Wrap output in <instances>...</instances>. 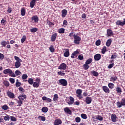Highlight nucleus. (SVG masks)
I'll return each mask as SVG.
<instances>
[{
  "instance_id": "1",
  "label": "nucleus",
  "mask_w": 125,
  "mask_h": 125,
  "mask_svg": "<svg viewBox=\"0 0 125 125\" xmlns=\"http://www.w3.org/2000/svg\"><path fill=\"white\" fill-rule=\"evenodd\" d=\"M59 84L62 86H67L68 85V81L66 79H62L59 80Z\"/></svg>"
},
{
  "instance_id": "2",
  "label": "nucleus",
  "mask_w": 125,
  "mask_h": 125,
  "mask_svg": "<svg viewBox=\"0 0 125 125\" xmlns=\"http://www.w3.org/2000/svg\"><path fill=\"white\" fill-rule=\"evenodd\" d=\"M82 93H83V90L82 89H78L76 90L77 97L79 98V99H83V98Z\"/></svg>"
},
{
  "instance_id": "3",
  "label": "nucleus",
  "mask_w": 125,
  "mask_h": 125,
  "mask_svg": "<svg viewBox=\"0 0 125 125\" xmlns=\"http://www.w3.org/2000/svg\"><path fill=\"white\" fill-rule=\"evenodd\" d=\"M74 39V42L75 43V44H79L81 41H82V38L78 35L75 36Z\"/></svg>"
},
{
  "instance_id": "4",
  "label": "nucleus",
  "mask_w": 125,
  "mask_h": 125,
  "mask_svg": "<svg viewBox=\"0 0 125 125\" xmlns=\"http://www.w3.org/2000/svg\"><path fill=\"white\" fill-rule=\"evenodd\" d=\"M40 83H41V79L40 78H36V82H33V87H39L40 86Z\"/></svg>"
},
{
  "instance_id": "5",
  "label": "nucleus",
  "mask_w": 125,
  "mask_h": 125,
  "mask_svg": "<svg viewBox=\"0 0 125 125\" xmlns=\"http://www.w3.org/2000/svg\"><path fill=\"white\" fill-rule=\"evenodd\" d=\"M67 68V64L65 63H61L58 67L59 70H66Z\"/></svg>"
},
{
  "instance_id": "6",
  "label": "nucleus",
  "mask_w": 125,
  "mask_h": 125,
  "mask_svg": "<svg viewBox=\"0 0 125 125\" xmlns=\"http://www.w3.org/2000/svg\"><path fill=\"white\" fill-rule=\"evenodd\" d=\"M6 93L7 96H8L9 98H11L12 99L15 98V95H14V93L11 92L10 91H7Z\"/></svg>"
},
{
  "instance_id": "7",
  "label": "nucleus",
  "mask_w": 125,
  "mask_h": 125,
  "mask_svg": "<svg viewBox=\"0 0 125 125\" xmlns=\"http://www.w3.org/2000/svg\"><path fill=\"white\" fill-rule=\"evenodd\" d=\"M116 25L117 26H125V19H124V21H117L116 22Z\"/></svg>"
},
{
  "instance_id": "8",
  "label": "nucleus",
  "mask_w": 125,
  "mask_h": 125,
  "mask_svg": "<svg viewBox=\"0 0 125 125\" xmlns=\"http://www.w3.org/2000/svg\"><path fill=\"white\" fill-rule=\"evenodd\" d=\"M31 21L33 22L34 21V23H38L39 22V17L37 15L31 17Z\"/></svg>"
},
{
  "instance_id": "9",
  "label": "nucleus",
  "mask_w": 125,
  "mask_h": 125,
  "mask_svg": "<svg viewBox=\"0 0 125 125\" xmlns=\"http://www.w3.org/2000/svg\"><path fill=\"white\" fill-rule=\"evenodd\" d=\"M94 58L95 61H99L101 59V55L100 54H96L94 55Z\"/></svg>"
},
{
  "instance_id": "10",
  "label": "nucleus",
  "mask_w": 125,
  "mask_h": 125,
  "mask_svg": "<svg viewBox=\"0 0 125 125\" xmlns=\"http://www.w3.org/2000/svg\"><path fill=\"white\" fill-rule=\"evenodd\" d=\"M102 89L105 93H110V89L107 86H103Z\"/></svg>"
},
{
  "instance_id": "11",
  "label": "nucleus",
  "mask_w": 125,
  "mask_h": 125,
  "mask_svg": "<svg viewBox=\"0 0 125 125\" xmlns=\"http://www.w3.org/2000/svg\"><path fill=\"white\" fill-rule=\"evenodd\" d=\"M67 10L66 9H63L62 11V18H65L66 16H67Z\"/></svg>"
},
{
  "instance_id": "12",
  "label": "nucleus",
  "mask_w": 125,
  "mask_h": 125,
  "mask_svg": "<svg viewBox=\"0 0 125 125\" xmlns=\"http://www.w3.org/2000/svg\"><path fill=\"white\" fill-rule=\"evenodd\" d=\"M117 115L116 114H111V119L113 123H116L117 122Z\"/></svg>"
},
{
  "instance_id": "13",
  "label": "nucleus",
  "mask_w": 125,
  "mask_h": 125,
  "mask_svg": "<svg viewBox=\"0 0 125 125\" xmlns=\"http://www.w3.org/2000/svg\"><path fill=\"white\" fill-rule=\"evenodd\" d=\"M56 38H57V33H55L52 35L51 37V42H55L56 40Z\"/></svg>"
},
{
  "instance_id": "14",
  "label": "nucleus",
  "mask_w": 125,
  "mask_h": 125,
  "mask_svg": "<svg viewBox=\"0 0 125 125\" xmlns=\"http://www.w3.org/2000/svg\"><path fill=\"white\" fill-rule=\"evenodd\" d=\"M86 103L87 104H90L91 102H92V99H91V97H87L85 98V101Z\"/></svg>"
},
{
  "instance_id": "15",
  "label": "nucleus",
  "mask_w": 125,
  "mask_h": 125,
  "mask_svg": "<svg viewBox=\"0 0 125 125\" xmlns=\"http://www.w3.org/2000/svg\"><path fill=\"white\" fill-rule=\"evenodd\" d=\"M62 124V121L60 119H56L54 122V125H60Z\"/></svg>"
},
{
  "instance_id": "16",
  "label": "nucleus",
  "mask_w": 125,
  "mask_h": 125,
  "mask_svg": "<svg viewBox=\"0 0 125 125\" xmlns=\"http://www.w3.org/2000/svg\"><path fill=\"white\" fill-rule=\"evenodd\" d=\"M64 50H65V52L63 54L64 57H69L70 55V52H69V49H64Z\"/></svg>"
},
{
  "instance_id": "17",
  "label": "nucleus",
  "mask_w": 125,
  "mask_h": 125,
  "mask_svg": "<svg viewBox=\"0 0 125 125\" xmlns=\"http://www.w3.org/2000/svg\"><path fill=\"white\" fill-rule=\"evenodd\" d=\"M42 100L43 101H46V102H49V103H50L52 101L51 99L47 98L45 96H43V97H42Z\"/></svg>"
},
{
  "instance_id": "18",
  "label": "nucleus",
  "mask_w": 125,
  "mask_h": 125,
  "mask_svg": "<svg viewBox=\"0 0 125 125\" xmlns=\"http://www.w3.org/2000/svg\"><path fill=\"white\" fill-rule=\"evenodd\" d=\"M64 111L65 113H66V114H69V115H71V114H72V111L70 110L69 107H65L64 108Z\"/></svg>"
},
{
  "instance_id": "19",
  "label": "nucleus",
  "mask_w": 125,
  "mask_h": 125,
  "mask_svg": "<svg viewBox=\"0 0 125 125\" xmlns=\"http://www.w3.org/2000/svg\"><path fill=\"white\" fill-rule=\"evenodd\" d=\"M18 99H20V100H24V99H26L27 98V95H21L19 96L18 97Z\"/></svg>"
},
{
  "instance_id": "20",
  "label": "nucleus",
  "mask_w": 125,
  "mask_h": 125,
  "mask_svg": "<svg viewBox=\"0 0 125 125\" xmlns=\"http://www.w3.org/2000/svg\"><path fill=\"white\" fill-rule=\"evenodd\" d=\"M112 39H111L107 40L105 43L106 46H107V47H109V46L111 45V44L112 43Z\"/></svg>"
},
{
  "instance_id": "21",
  "label": "nucleus",
  "mask_w": 125,
  "mask_h": 125,
  "mask_svg": "<svg viewBox=\"0 0 125 125\" xmlns=\"http://www.w3.org/2000/svg\"><path fill=\"white\" fill-rule=\"evenodd\" d=\"M21 62H16L15 66L16 68H18L21 66Z\"/></svg>"
},
{
  "instance_id": "22",
  "label": "nucleus",
  "mask_w": 125,
  "mask_h": 125,
  "mask_svg": "<svg viewBox=\"0 0 125 125\" xmlns=\"http://www.w3.org/2000/svg\"><path fill=\"white\" fill-rule=\"evenodd\" d=\"M107 34L108 37H111V36H113V31H112V30L108 29L107 30Z\"/></svg>"
},
{
  "instance_id": "23",
  "label": "nucleus",
  "mask_w": 125,
  "mask_h": 125,
  "mask_svg": "<svg viewBox=\"0 0 125 125\" xmlns=\"http://www.w3.org/2000/svg\"><path fill=\"white\" fill-rule=\"evenodd\" d=\"M21 16H25L26 15V10H25V8H22L21 10Z\"/></svg>"
},
{
  "instance_id": "24",
  "label": "nucleus",
  "mask_w": 125,
  "mask_h": 125,
  "mask_svg": "<svg viewBox=\"0 0 125 125\" xmlns=\"http://www.w3.org/2000/svg\"><path fill=\"white\" fill-rule=\"evenodd\" d=\"M46 22L47 23H48L49 28H51L52 26H54V24L53 23V22L50 21H49L48 19L47 20Z\"/></svg>"
},
{
  "instance_id": "25",
  "label": "nucleus",
  "mask_w": 125,
  "mask_h": 125,
  "mask_svg": "<svg viewBox=\"0 0 125 125\" xmlns=\"http://www.w3.org/2000/svg\"><path fill=\"white\" fill-rule=\"evenodd\" d=\"M91 74L92 75H93V76H94V77H98L99 74L98 73V72L94 71V70H93L92 71H91Z\"/></svg>"
},
{
  "instance_id": "26",
  "label": "nucleus",
  "mask_w": 125,
  "mask_h": 125,
  "mask_svg": "<svg viewBox=\"0 0 125 125\" xmlns=\"http://www.w3.org/2000/svg\"><path fill=\"white\" fill-rule=\"evenodd\" d=\"M108 86L110 89H113L115 87V84L112 83H108Z\"/></svg>"
},
{
  "instance_id": "27",
  "label": "nucleus",
  "mask_w": 125,
  "mask_h": 125,
  "mask_svg": "<svg viewBox=\"0 0 125 125\" xmlns=\"http://www.w3.org/2000/svg\"><path fill=\"white\" fill-rule=\"evenodd\" d=\"M42 111L43 113H47V112L48 111V108L47 107H46V106L43 107L42 108Z\"/></svg>"
},
{
  "instance_id": "28",
  "label": "nucleus",
  "mask_w": 125,
  "mask_h": 125,
  "mask_svg": "<svg viewBox=\"0 0 125 125\" xmlns=\"http://www.w3.org/2000/svg\"><path fill=\"white\" fill-rule=\"evenodd\" d=\"M10 72H11V69H7L3 70V74H10Z\"/></svg>"
},
{
  "instance_id": "29",
  "label": "nucleus",
  "mask_w": 125,
  "mask_h": 125,
  "mask_svg": "<svg viewBox=\"0 0 125 125\" xmlns=\"http://www.w3.org/2000/svg\"><path fill=\"white\" fill-rule=\"evenodd\" d=\"M116 91H117V93H122V92H123L122 88L118 86L116 88Z\"/></svg>"
},
{
  "instance_id": "30",
  "label": "nucleus",
  "mask_w": 125,
  "mask_h": 125,
  "mask_svg": "<svg viewBox=\"0 0 125 125\" xmlns=\"http://www.w3.org/2000/svg\"><path fill=\"white\" fill-rule=\"evenodd\" d=\"M106 52H107V47L105 46H104L102 49V53L103 54H105Z\"/></svg>"
},
{
  "instance_id": "31",
  "label": "nucleus",
  "mask_w": 125,
  "mask_h": 125,
  "mask_svg": "<svg viewBox=\"0 0 125 125\" xmlns=\"http://www.w3.org/2000/svg\"><path fill=\"white\" fill-rule=\"evenodd\" d=\"M1 108L2 109V110L6 111V110H8V109H9V107H8L7 104H4L3 106H1Z\"/></svg>"
},
{
  "instance_id": "32",
  "label": "nucleus",
  "mask_w": 125,
  "mask_h": 125,
  "mask_svg": "<svg viewBox=\"0 0 125 125\" xmlns=\"http://www.w3.org/2000/svg\"><path fill=\"white\" fill-rule=\"evenodd\" d=\"M58 33L59 34H64L65 33V29L62 28L58 30Z\"/></svg>"
},
{
  "instance_id": "33",
  "label": "nucleus",
  "mask_w": 125,
  "mask_h": 125,
  "mask_svg": "<svg viewBox=\"0 0 125 125\" xmlns=\"http://www.w3.org/2000/svg\"><path fill=\"white\" fill-rule=\"evenodd\" d=\"M3 84L5 86H6L7 87L9 86L10 84L9 82L6 80L4 81V82H3Z\"/></svg>"
},
{
  "instance_id": "34",
  "label": "nucleus",
  "mask_w": 125,
  "mask_h": 125,
  "mask_svg": "<svg viewBox=\"0 0 125 125\" xmlns=\"http://www.w3.org/2000/svg\"><path fill=\"white\" fill-rule=\"evenodd\" d=\"M78 53H79V51H74L72 54V55L71 56V58H72V59L75 58V57H74V56H76V55H77V54H78Z\"/></svg>"
},
{
  "instance_id": "35",
  "label": "nucleus",
  "mask_w": 125,
  "mask_h": 125,
  "mask_svg": "<svg viewBox=\"0 0 125 125\" xmlns=\"http://www.w3.org/2000/svg\"><path fill=\"white\" fill-rule=\"evenodd\" d=\"M118 80V77L115 76V77H111L110 79V82H116Z\"/></svg>"
},
{
  "instance_id": "36",
  "label": "nucleus",
  "mask_w": 125,
  "mask_h": 125,
  "mask_svg": "<svg viewBox=\"0 0 125 125\" xmlns=\"http://www.w3.org/2000/svg\"><path fill=\"white\" fill-rule=\"evenodd\" d=\"M27 82L29 84L32 85L34 83V79L32 78H29Z\"/></svg>"
},
{
  "instance_id": "37",
  "label": "nucleus",
  "mask_w": 125,
  "mask_h": 125,
  "mask_svg": "<svg viewBox=\"0 0 125 125\" xmlns=\"http://www.w3.org/2000/svg\"><path fill=\"white\" fill-rule=\"evenodd\" d=\"M64 71H59L57 72V74L59 76H65V75H66V74L64 72Z\"/></svg>"
},
{
  "instance_id": "38",
  "label": "nucleus",
  "mask_w": 125,
  "mask_h": 125,
  "mask_svg": "<svg viewBox=\"0 0 125 125\" xmlns=\"http://www.w3.org/2000/svg\"><path fill=\"white\" fill-rule=\"evenodd\" d=\"M35 5H36V2L32 0L30 1V6L31 8H33V7H34V6H35Z\"/></svg>"
},
{
  "instance_id": "39",
  "label": "nucleus",
  "mask_w": 125,
  "mask_h": 125,
  "mask_svg": "<svg viewBox=\"0 0 125 125\" xmlns=\"http://www.w3.org/2000/svg\"><path fill=\"white\" fill-rule=\"evenodd\" d=\"M49 49L51 52H54V51H55V49H54V46L52 45L50 46Z\"/></svg>"
},
{
  "instance_id": "40",
  "label": "nucleus",
  "mask_w": 125,
  "mask_h": 125,
  "mask_svg": "<svg viewBox=\"0 0 125 125\" xmlns=\"http://www.w3.org/2000/svg\"><path fill=\"white\" fill-rule=\"evenodd\" d=\"M0 44L2 45V46H3V47H5L6 46V41H3L1 42Z\"/></svg>"
},
{
  "instance_id": "41",
  "label": "nucleus",
  "mask_w": 125,
  "mask_h": 125,
  "mask_svg": "<svg viewBox=\"0 0 125 125\" xmlns=\"http://www.w3.org/2000/svg\"><path fill=\"white\" fill-rule=\"evenodd\" d=\"M15 74L16 76H20V75H21L22 73L20 71H19V70H17L15 71Z\"/></svg>"
},
{
  "instance_id": "42",
  "label": "nucleus",
  "mask_w": 125,
  "mask_h": 125,
  "mask_svg": "<svg viewBox=\"0 0 125 125\" xmlns=\"http://www.w3.org/2000/svg\"><path fill=\"white\" fill-rule=\"evenodd\" d=\"M58 100V94H55L54 95V98H53V101H55V102H56V101Z\"/></svg>"
},
{
  "instance_id": "43",
  "label": "nucleus",
  "mask_w": 125,
  "mask_h": 125,
  "mask_svg": "<svg viewBox=\"0 0 125 125\" xmlns=\"http://www.w3.org/2000/svg\"><path fill=\"white\" fill-rule=\"evenodd\" d=\"M91 62H92V59L90 58L86 61L85 63L88 65V64H90V63H91Z\"/></svg>"
},
{
  "instance_id": "44",
  "label": "nucleus",
  "mask_w": 125,
  "mask_h": 125,
  "mask_svg": "<svg viewBox=\"0 0 125 125\" xmlns=\"http://www.w3.org/2000/svg\"><path fill=\"white\" fill-rule=\"evenodd\" d=\"M37 31H38V28L36 27H34V28L30 29V32L31 33H36V32H37Z\"/></svg>"
},
{
  "instance_id": "45",
  "label": "nucleus",
  "mask_w": 125,
  "mask_h": 125,
  "mask_svg": "<svg viewBox=\"0 0 125 125\" xmlns=\"http://www.w3.org/2000/svg\"><path fill=\"white\" fill-rule=\"evenodd\" d=\"M14 59L16 60L17 62H22V60L20 59L19 57L16 56H14Z\"/></svg>"
},
{
  "instance_id": "46",
  "label": "nucleus",
  "mask_w": 125,
  "mask_h": 125,
  "mask_svg": "<svg viewBox=\"0 0 125 125\" xmlns=\"http://www.w3.org/2000/svg\"><path fill=\"white\" fill-rule=\"evenodd\" d=\"M81 118L84 120H86V119H87V116L85 114L82 113L81 114Z\"/></svg>"
},
{
  "instance_id": "47",
  "label": "nucleus",
  "mask_w": 125,
  "mask_h": 125,
  "mask_svg": "<svg viewBox=\"0 0 125 125\" xmlns=\"http://www.w3.org/2000/svg\"><path fill=\"white\" fill-rule=\"evenodd\" d=\"M83 67L85 70H88L89 68L88 64L85 63L83 65Z\"/></svg>"
},
{
  "instance_id": "48",
  "label": "nucleus",
  "mask_w": 125,
  "mask_h": 125,
  "mask_svg": "<svg viewBox=\"0 0 125 125\" xmlns=\"http://www.w3.org/2000/svg\"><path fill=\"white\" fill-rule=\"evenodd\" d=\"M21 41V43H24L25 42V41H26V36L25 35L23 36Z\"/></svg>"
},
{
  "instance_id": "49",
  "label": "nucleus",
  "mask_w": 125,
  "mask_h": 125,
  "mask_svg": "<svg viewBox=\"0 0 125 125\" xmlns=\"http://www.w3.org/2000/svg\"><path fill=\"white\" fill-rule=\"evenodd\" d=\"M18 106H19V107L22 106V104H23V101L20 100L18 101Z\"/></svg>"
},
{
  "instance_id": "50",
  "label": "nucleus",
  "mask_w": 125,
  "mask_h": 125,
  "mask_svg": "<svg viewBox=\"0 0 125 125\" xmlns=\"http://www.w3.org/2000/svg\"><path fill=\"white\" fill-rule=\"evenodd\" d=\"M96 45H97V46H99V45H100V44H101V41H100V40H98L96 42Z\"/></svg>"
},
{
  "instance_id": "51",
  "label": "nucleus",
  "mask_w": 125,
  "mask_h": 125,
  "mask_svg": "<svg viewBox=\"0 0 125 125\" xmlns=\"http://www.w3.org/2000/svg\"><path fill=\"white\" fill-rule=\"evenodd\" d=\"M21 78L22 80H26V79H28V75L27 74H23Z\"/></svg>"
},
{
  "instance_id": "52",
  "label": "nucleus",
  "mask_w": 125,
  "mask_h": 125,
  "mask_svg": "<svg viewBox=\"0 0 125 125\" xmlns=\"http://www.w3.org/2000/svg\"><path fill=\"white\" fill-rule=\"evenodd\" d=\"M9 81L12 84H13L15 83V80L13 78H9Z\"/></svg>"
},
{
  "instance_id": "53",
  "label": "nucleus",
  "mask_w": 125,
  "mask_h": 125,
  "mask_svg": "<svg viewBox=\"0 0 125 125\" xmlns=\"http://www.w3.org/2000/svg\"><path fill=\"white\" fill-rule=\"evenodd\" d=\"M9 75H10L11 77H13V78H15V77H16V75L14 74V72H12V70L11 71Z\"/></svg>"
},
{
  "instance_id": "54",
  "label": "nucleus",
  "mask_w": 125,
  "mask_h": 125,
  "mask_svg": "<svg viewBox=\"0 0 125 125\" xmlns=\"http://www.w3.org/2000/svg\"><path fill=\"white\" fill-rule=\"evenodd\" d=\"M96 119L99 121H103V117L100 115H98L97 117H96Z\"/></svg>"
},
{
  "instance_id": "55",
  "label": "nucleus",
  "mask_w": 125,
  "mask_h": 125,
  "mask_svg": "<svg viewBox=\"0 0 125 125\" xmlns=\"http://www.w3.org/2000/svg\"><path fill=\"white\" fill-rule=\"evenodd\" d=\"M10 119L12 122H16L17 121V119L14 116H11Z\"/></svg>"
},
{
  "instance_id": "56",
  "label": "nucleus",
  "mask_w": 125,
  "mask_h": 125,
  "mask_svg": "<svg viewBox=\"0 0 125 125\" xmlns=\"http://www.w3.org/2000/svg\"><path fill=\"white\" fill-rule=\"evenodd\" d=\"M19 91H20L21 92H22L24 93L25 92V89H24V88H23L22 87H20L19 88Z\"/></svg>"
},
{
  "instance_id": "57",
  "label": "nucleus",
  "mask_w": 125,
  "mask_h": 125,
  "mask_svg": "<svg viewBox=\"0 0 125 125\" xmlns=\"http://www.w3.org/2000/svg\"><path fill=\"white\" fill-rule=\"evenodd\" d=\"M77 35L74 34V32H71L69 35V37H70V38H72V37H73V38H74Z\"/></svg>"
},
{
  "instance_id": "58",
  "label": "nucleus",
  "mask_w": 125,
  "mask_h": 125,
  "mask_svg": "<svg viewBox=\"0 0 125 125\" xmlns=\"http://www.w3.org/2000/svg\"><path fill=\"white\" fill-rule=\"evenodd\" d=\"M114 66H115L114 63H110L108 65V69H112V68H113V67H114Z\"/></svg>"
},
{
  "instance_id": "59",
  "label": "nucleus",
  "mask_w": 125,
  "mask_h": 125,
  "mask_svg": "<svg viewBox=\"0 0 125 125\" xmlns=\"http://www.w3.org/2000/svg\"><path fill=\"white\" fill-rule=\"evenodd\" d=\"M75 122L76 123H80L81 122V118L77 117L75 118Z\"/></svg>"
},
{
  "instance_id": "60",
  "label": "nucleus",
  "mask_w": 125,
  "mask_h": 125,
  "mask_svg": "<svg viewBox=\"0 0 125 125\" xmlns=\"http://www.w3.org/2000/svg\"><path fill=\"white\" fill-rule=\"evenodd\" d=\"M7 12H8V13H11V12H12V8L10 7H8Z\"/></svg>"
},
{
  "instance_id": "61",
  "label": "nucleus",
  "mask_w": 125,
  "mask_h": 125,
  "mask_svg": "<svg viewBox=\"0 0 125 125\" xmlns=\"http://www.w3.org/2000/svg\"><path fill=\"white\" fill-rule=\"evenodd\" d=\"M1 23L2 24V25H5V24H6V20L4 19H2L1 21Z\"/></svg>"
},
{
  "instance_id": "62",
  "label": "nucleus",
  "mask_w": 125,
  "mask_h": 125,
  "mask_svg": "<svg viewBox=\"0 0 125 125\" xmlns=\"http://www.w3.org/2000/svg\"><path fill=\"white\" fill-rule=\"evenodd\" d=\"M4 120L5 121H9V120H10V118H9V116L6 115V116H4Z\"/></svg>"
},
{
  "instance_id": "63",
  "label": "nucleus",
  "mask_w": 125,
  "mask_h": 125,
  "mask_svg": "<svg viewBox=\"0 0 125 125\" xmlns=\"http://www.w3.org/2000/svg\"><path fill=\"white\" fill-rule=\"evenodd\" d=\"M40 118H41V120L42 121V122H45V117H44V116H39L38 117V119H40Z\"/></svg>"
},
{
  "instance_id": "64",
  "label": "nucleus",
  "mask_w": 125,
  "mask_h": 125,
  "mask_svg": "<svg viewBox=\"0 0 125 125\" xmlns=\"http://www.w3.org/2000/svg\"><path fill=\"white\" fill-rule=\"evenodd\" d=\"M78 59L79 60H83V55H79L78 56Z\"/></svg>"
}]
</instances>
